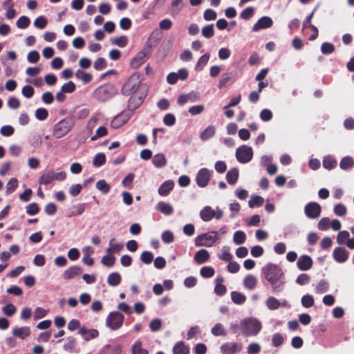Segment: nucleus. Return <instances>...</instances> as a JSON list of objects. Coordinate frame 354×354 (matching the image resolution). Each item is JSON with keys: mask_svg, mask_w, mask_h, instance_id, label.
<instances>
[{"mask_svg": "<svg viewBox=\"0 0 354 354\" xmlns=\"http://www.w3.org/2000/svg\"><path fill=\"white\" fill-rule=\"evenodd\" d=\"M209 59V54L205 53L202 55L197 62L196 65V70H201L207 64Z\"/></svg>", "mask_w": 354, "mask_h": 354, "instance_id": "46", "label": "nucleus"}, {"mask_svg": "<svg viewBox=\"0 0 354 354\" xmlns=\"http://www.w3.org/2000/svg\"><path fill=\"white\" fill-rule=\"evenodd\" d=\"M140 82L135 75L131 76L124 84L122 88V93L124 95L129 96L136 93L139 87Z\"/></svg>", "mask_w": 354, "mask_h": 354, "instance_id": "8", "label": "nucleus"}, {"mask_svg": "<svg viewBox=\"0 0 354 354\" xmlns=\"http://www.w3.org/2000/svg\"><path fill=\"white\" fill-rule=\"evenodd\" d=\"M157 209L161 213L165 215H170L174 212L173 207L165 202L160 201L158 203Z\"/></svg>", "mask_w": 354, "mask_h": 354, "instance_id": "30", "label": "nucleus"}, {"mask_svg": "<svg viewBox=\"0 0 354 354\" xmlns=\"http://www.w3.org/2000/svg\"><path fill=\"white\" fill-rule=\"evenodd\" d=\"M48 116V112L47 109L44 108H39L35 111V117L39 120H44Z\"/></svg>", "mask_w": 354, "mask_h": 354, "instance_id": "60", "label": "nucleus"}, {"mask_svg": "<svg viewBox=\"0 0 354 354\" xmlns=\"http://www.w3.org/2000/svg\"><path fill=\"white\" fill-rule=\"evenodd\" d=\"M112 44L117 45L119 47L124 48L127 45L128 39L126 36H120L111 39Z\"/></svg>", "mask_w": 354, "mask_h": 354, "instance_id": "47", "label": "nucleus"}, {"mask_svg": "<svg viewBox=\"0 0 354 354\" xmlns=\"http://www.w3.org/2000/svg\"><path fill=\"white\" fill-rule=\"evenodd\" d=\"M215 131L214 126H209L201 133L200 138L202 140H207L214 136Z\"/></svg>", "mask_w": 354, "mask_h": 354, "instance_id": "35", "label": "nucleus"}, {"mask_svg": "<svg viewBox=\"0 0 354 354\" xmlns=\"http://www.w3.org/2000/svg\"><path fill=\"white\" fill-rule=\"evenodd\" d=\"M218 239L217 232L202 234L195 238L196 246L211 247Z\"/></svg>", "mask_w": 354, "mask_h": 354, "instance_id": "5", "label": "nucleus"}, {"mask_svg": "<svg viewBox=\"0 0 354 354\" xmlns=\"http://www.w3.org/2000/svg\"><path fill=\"white\" fill-rule=\"evenodd\" d=\"M115 258L111 254H106L102 259V263L107 267H112L115 263Z\"/></svg>", "mask_w": 354, "mask_h": 354, "instance_id": "59", "label": "nucleus"}, {"mask_svg": "<svg viewBox=\"0 0 354 354\" xmlns=\"http://www.w3.org/2000/svg\"><path fill=\"white\" fill-rule=\"evenodd\" d=\"M66 178V173L60 171L55 173L53 170H49L41 176L39 183L41 185H47L54 180L62 181Z\"/></svg>", "mask_w": 354, "mask_h": 354, "instance_id": "7", "label": "nucleus"}, {"mask_svg": "<svg viewBox=\"0 0 354 354\" xmlns=\"http://www.w3.org/2000/svg\"><path fill=\"white\" fill-rule=\"evenodd\" d=\"M147 60V55L145 52H140L133 57L131 62V65L133 68H138L141 64H144Z\"/></svg>", "mask_w": 354, "mask_h": 354, "instance_id": "25", "label": "nucleus"}, {"mask_svg": "<svg viewBox=\"0 0 354 354\" xmlns=\"http://www.w3.org/2000/svg\"><path fill=\"white\" fill-rule=\"evenodd\" d=\"M183 0H172L169 8L170 14L173 16L177 15L182 8Z\"/></svg>", "mask_w": 354, "mask_h": 354, "instance_id": "36", "label": "nucleus"}, {"mask_svg": "<svg viewBox=\"0 0 354 354\" xmlns=\"http://www.w3.org/2000/svg\"><path fill=\"white\" fill-rule=\"evenodd\" d=\"M30 328L28 326L15 327L12 329V334L17 338L25 339L30 335Z\"/></svg>", "mask_w": 354, "mask_h": 354, "instance_id": "17", "label": "nucleus"}, {"mask_svg": "<svg viewBox=\"0 0 354 354\" xmlns=\"http://www.w3.org/2000/svg\"><path fill=\"white\" fill-rule=\"evenodd\" d=\"M212 171L207 168L201 169L196 176V182L198 187H206L211 178Z\"/></svg>", "mask_w": 354, "mask_h": 354, "instance_id": "10", "label": "nucleus"}, {"mask_svg": "<svg viewBox=\"0 0 354 354\" xmlns=\"http://www.w3.org/2000/svg\"><path fill=\"white\" fill-rule=\"evenodd\" d=\"M210 258L209 252L207 250L202 249L196 252L194 260L198 264H203L207 262Z\"/></svg>", "mask_w": 354, "mask_h": 354, "instance_id": "20", "label": "nucleus"}, {"mask_svg": "<svg viewBox=\"0 0 354 354\" xmlns=\"http://www.w3.org/2000/svg\"><path fill=\"white\" fill-rule=\"evenodd\" d=\"M263 203L264 199L263 197L260 196H254L248 201V205L250 208H254V207L262 206Z\"/></svg>", "mask_w": 354, "mask_h": 354, "instance_id": "39", "label": "nucleus"}, {"mask_svg": "<svg viewBox=\"0 0 354 354\" xmlns=\"http://www.w3.org/2000/svg\"><path fill=\"white\" fill-rule=\"evenodd\" d=\"M132 354H149L148 350L142 348V343L141 341H136L131 346Z\"/></svg>", "mask_w": 354, "mask_h": 354, "instance_id": "31", "label": "nucleus"}, {"mask_svg": "<svg viewBox=\"0 0 354 354\" xmlns=\"http://www.w3.org/2000/svg\"><path fill=\"white\" fill-rule=\"evenodd\" d=\"M202 35L207 39L212 38L214 35V24L206 25L202 28Z\"/></svg>", "mask_w": 354, "mask_h": 354, "instance_id": "41", "label": "nucleus"}, {"mask_svg": "<svg viewBox=\"0 0 354 354\" xmlns=\"http://www.w3.org/2000/svg\"><path fill=\"white\" fill-rule=\"evenodd\" d=\"M30 19L26 16L20 17L17 21V26L19 28L24 29L30 25Z\"/></svg>", "mask_w": 354, "mask_h": 354, "instance_id": "53", "label": "nucleus"}, {"mask_svg": "<svg viewBox=\"0 0 354 354\" xmlns=\"http://www.w3.org/2000/svg\"><path fill=\"white\" fill-rule=\"evenodd\" d=\"M273 24V21L270 17L264 16L261 17L252 27V31L257 32L261 29L270 28Z\"/></svg>", "mask_w": 354, "mask_h": 354, "instance_id": "14", "label": "nucleus"}, {"mask_svg": "<svg viewBox=\"0 0 354 354\" xmlns=\"http://www.w3.org/2000/svg\"><path fill=\"white\" fill-rule=\"evenodd\" d=\"M130 117L128 113L125 112H121L118 114L111 122V127L113 129H118L124 124H126Z\"/></svg>", "mask_w": 354, "mask_h": 354, "instance_id": "15", "label": "nucleus"}, {"mask_svg": "<svg viewBox=\"0 0 354 354\" xmlns=\"http://www.w3.org/2000/svg\"><path fill=\"white\" fill-rule=\"evenodd\" d=\"M18 187V180L17 178H11L6 185V192L8 194L12 193Z\"/></svg>", "mask_w": 354, "mask_h": 354, "instance_id": "54", "label": "nucleus"}, {"mask_svg": "<svg viewBox=\"0 0 354 354\" xmlns=\"http://www.w3.org/2000/svg\"><path fill=\"white\" fill-rule=\"evenodd\" d=\"M301 304L304 308H310L314 305L315 300L313 296L305 295L301 298Z\"/></svg>", "mask_w": 354, "mask_h": 354, "instance_id": "50", "label": "nucleus"}, {"mask_svg": "<svg viewBox=\"0 0 354 354\" xmlns=\"http://www.w3.org/2000/svg\"><path fill=\"white\" fill-rule=\"evenodd\" d=\"M122 281L121 275L117 272H114L109 274L107 277V283L111 286H118Z\"/></svg>", "mask_w": 354, "mask_h": 354, "instance_id": "28", "label": "nucleus"}, {"mask_svg": "<svg viewBox=\"0 0 354 354\" xmlns=\"http://www.w3.org/2000/svg\"><path fill=\"white\" fill-rule=\"evenodd\" d=\"M231 298L234 304L239 305L243 304L246 301L245 295L237 291H232L231 292Z\"/></svg>", "mask_w": 354, "mask_h": 354, "instance_id": "32", "label": "nucleus"}, {"mask_svg": "<svg viewBox=\"0 0 354 354\" xmlns=\"http://www.w3.org/2000/svg\"><path fill=\"white\" fill-rule=\"evenodd\" d=\"M265 279L270 283L274 293L282 291L285 281L283 280V273L281 268L273 263H268L262 269Z\"/></svg>", "mask_w": 354, "mask_h": 354, "instance_id": "1", "label": "nucleus"}, {"mask_svg": "<svg viewBox=\"0 0 354 354\" xmlns=\"http://www.w3.org/2000/svg\"><path fill=\"white\" fill-rule=\"evenodd\" d=\"M353 166L354 160L350 156L344 157L339 162V167L343 170L351 169Z\"/></svg>", "mask_w": 354, "mask_h": 354, "instance_id": "33", "label": "nucleus"}, {"mask_svg": "<svg viewBox=\"0 0 354 354\" xmlns=\"http://www.w3.org/2000/svg\"><path fill=\"white\" fill-rule=\"evenodd\" d=\"M243 284L245 288L253 290L257 284V279L252 274H248L243 280Z\"/></svg>", "mask_w": 354, "mask_h": 354, "instance_id": "26", "label": "nucleus"}, {"mask_svg": "<svg viewBox=\"0 0 354 354\" xmlns=\"http://www.w3.org/2000/svg\"><path fill=\"white\" fill-rule=\"evenodd\" d=\"M153 164L156 167L162 168L167 165V160L162 153L156 154L152 159Z\"/></svg>", "mask_w": 354, "mask_h": 354, "instance_id": "29", "label": "nucleus"}, {"mask_svg": "<svg viewBox=\"0 0 354 354\" xmlns=\"http://www.w3.org/2000/svg\"><path fill=\"white\" fill-rule=\"evenodd\" d=\"M174 183L171 180L165 181L158 189V194L162 196H167L174 189Z\"/></svg>", "mask_w": 354, "mask_h": 354, "instance_id": "18", "label": "nucleus"}, {"mask_svg": "<svg viewBox=\"0 0 354 354\" xmlns=\"http://www.w3.org/2000/svg\"><path fill=\"white\" fill-rule=\"evenodd\" d=\"M3 313L8 316H12L17 311L16 307L12 304H8L2 308Z\"/></svg>", "mask_w": 354, "mask_h": 354, "instance_id": "55", "label": "nucleus"}, {"mask_svg": "<svg viewBox=\"0 0 354 354\" xmlns=\"http://www.w3.org/2000/svg\"><path fill=\"white\" fill-rule=\"evenodd\" d=\"M214 216V210L210 206H205L200 212V216L203 221L208 222L211 221Z\"/></svg>", "mask_w": 354, "mask_h": 354, "instance_id": "21", "label": "nucleus"}, {"mask_svg": "<svg viewBox=\"0 0 354 354\" xmlns=\"http://www.w3.org/2000/svg\"><path fill=\"white\" fill-rule=\"evenodd\" d=\"M108 133L107 129L101 126L96 130L95 134L91 137V140H96L97 138L106 136Z\"/></svg>", "mask_w": 354, "mask_h": 354, "instance_id": "56", "label": "nucleus"}, {"mask_svg": "<svg viewBox=\"0 0 354 354\" xmlns=\"http://www.w3.org/2000/svg\"><path fill=\"white\" fill-rule=\"evenodd\" d=\"M297 266L300 270H308L313 266V260L311 257L307 254L301 255L297 260Z\"/></svg>", "mask_w": 354, "mask_h": 354, "instance_id": "16", "label": "nucleus"}, {"mask_svg": "<svg viewBox=\"0 0 354 354\" xmlns=\"http://www.w3.org/2000/svg\"><path fill=\"white\" fill-rule=\"evenodd\" d=\"M349 236L350 234L348 231L344 230L339 232L337 236V243L339 245L345 243V241L349 239Z\"/></svg>", "mask_w": 354, "mask_h": 354, "instance_id": "58", "label": "nucleus"}, {"mask_svg": "<svg viewBox=\"0 0 354 354\" xmlns=\"http://www.w3.org/2000/svg\"><path fill=\"white\" fill-rule=\"evenodd\" d=\"M284 341L283 337L279 333H274L272 336V346L278 347L283 344Z\"/></svg>", "mask_w": 354, "mask_h": 354, "instance_id": "61", "label": "nucleus"}, {"mask_svg": "<svg viewBox=\"0 0 354 354\" xmlns=\"http://www.w3.org/2000/svg\"><path fill=\"white\" fill-rule=\"evenodd\" d=\"M321 51L325 55L330 54L335 51V46L330 43L324 42L321 46Z\"/></svg>", "mask_w": 354, "mask_h": 354, "instance_id": "57", "label": "nucleus"}, {"mask_svg": "<svg viewBox=\"0 0 354 354\" xmlns=\"http://www.w3.org/2000/svg\"><path fill=\"white\" fill-rule=\"evenodd\" d=\"M266 306L270 310H277L281 306L279 301L274 297H269L266 300Z\"/></svg>", "mask_w": 354, "mask_h": 354, "instance_id": "40", "label": "nucleus"}, {"mask_svg": "<svg viewBox=\"0 0 354 354\" xmlns=\"http://www.w3.org/2000/svg\"><path fill=\"white\" fill-rule=\"evenodd\" d=\"M162 240L165 243H171L174 241V236L171 231L167 230L162 233Z\"/></svg>", "mask_w": 354, "mask_h": 354, "instance_id": "64", "label": "nucleus"}, {"mask_svg": "<svg viewBox=\"0 0 354 354\" xmlns=\"http://www.w3.org/2000/svg\"><path fill=\"white\" fill-rule=\"evenodd\" d=\"M239 169L237 168H232L229 170L226 174V180L230 185H234L239 178Z\"/></svg>", "mask_w": 354, "mask_h": 354, "instance_id": "27", "label": "nucleus"}, {"mask_svg": "<svg viewBox=\"0 0 354 354\" xmlns=\"http://www.w3.org/2000/svg\"><path fill=\"white\" fill-rule=\"evenodd\" d=\"M76 346V339L73 337H68L64 345V349L66 351H72Z\"/></svg>", "mask_w": 354, "mask_h": 354, "instance_id": "48", "label": "nucleus"}, {"mask_svg": "<svg viewBox=\"0 0 354 354\" xmlns=\"http://www.w3.org/2000/svg\"><path fill=\"white\" fill-rule=\"evenodd\" d=\"M242 344L239 342H225L220 347L222 354H235L239 353L242 350Z\"/></svg>", "mask_w": 354, "mask_h": 354, "instance_id": "12", "label": "nucleus"}, {"mask_svg": "<svg viewBox=\"0 0 354 354\" xmlns=\"http://www.w3.org/2000/svg\"><path fill=\"white\" fill-rule=\"evenodd\" d=\"M224 281V279L222 277H217L215 279L216 286L214 288V292L216 295L218 296H223L227 292L226 287L222 284V283Z\"/></svg>", "mask_w": 354, "mask_h": 354, "instance_id": "22", "label": "nucleus"}, {"mask_svg": "<svg viewBox=\"0 0 354 354\" xmlns=\"http://www.w3.org/2000/svg\"><path fill=\"white\" fill-rule=\"evenodd\" d=\"M200 274L203 278H210L214 275L215 270L211 266H205L201 269Z\"/></svg>", "mask_w": 354, "mask_h": 354, "instance_id": "43", "label": "nucleus"}, {"mask_svg": "<svg viewBox=\"0 0 354 354\" xmlns=\"http://www.w3.org/2000/svg\"><path fill=\"white\" fill-rule=\"evenodd\" d=\"M253 156V150L251 147L242 145L239 147L236 151L237 160L241 163H247L250 162Z\"/></svg>", "mask_w": 354, "mask_h": 354, "instance_id": "9", "label": "nucleus"}, {"mask_svg": "<svg viewBox=\"0 0 354 354\" xmlns=\"http://www.w3.org/2000/svg\"><path fill=\"white\" fill-rule=\"evenodd\" d=\"M349 252L343 247H337L334 249L333 257L335 261L339 263H344L349 257Z\"/></svg>", "mask_w": 354, "mask_h": 354, "instance_id": "13", "label": "nucleus"}, {"mask_svg": "<svg viewBox=\"0 0 354 354\" xmlns=\"http://www.w3.org/2000/svg\"><path fill=\"white\" fill-rule=\"evenodd\" d=\"M212 333L214 336H226L227 333L223 325L221 323H217L211 330Z\"/></svg>", "mask_w": 354, "mask_h": 354, "instance_id": "42", "label": "nucleus"}, {"mask_svg": "<svg viewBox=\"0 0 354 354\" xmlns=\"http://www.w3.org/2000/svg\"><path fill=\"white\" fill-rule=\"evenodd\" d=\"M246 240V235L244 232L241 230L236 231L233 236V241L236 245H241L245 243Z\"/></svg>", "mask_w": 354, "mask_h": 354, "instance_id": "37", "label": "nucleus"}, {"mask_svg": "<svg viewBox=\"0 0 354 354\" xmlns=\"http://www.w3.org/2000/svg\"><path fill=\"white\" fill-rule=\"evenodd\" d=\"M174 354H189V348L183 341L178 342L173 347Z\"/></svg>", "mask_w": 354, "mask_h": 354, "instance_id": "23", "label": "nucleus"}, {"mask_svg": "<svg viewBox=\"0 0 354 354\" xmlns=\"http://www.w3.org/2000/svg\"><path fill=\"white\" fill-rule=\"evenodd\" d=\"M124 319V315L117 311L111 312L106 317V323L108 327L113 330H115L121 328Z\"/></svg>", "mask_w": 354, "mask_h": 354, "instance_id": "6", "label": "nucleus"}, {"mask_svg": "<svg viewBox=\"0 0 354 354\" xmlns=\"http://www.w3.org/2000/svg\"><path fill=\"white\" fill-rule=\"evenodd\" d=\"M322 207L320 205L316 202L308 203L304 208L306 216L309 218H317L320 216Z\"/></svg>", "mask_w": 354, "mask_h": 354, "instance_id": "11", "label": "nucleus"}, {"mask_svg": "<svg viewBox=\"0 0 354 354\" xmlns=\"http://www.w3.org/2000/svg\"><path fill=\"white\" fill-rule=\"evenodd\" d=\"M96 188L102 194H107L110 191V185L104 180H98Z\"/></svg>", "mask_w": 354, "mask_h": 354, "instance_id": "45", "label": "nucleus"}, {"mask_svg": "<svg viewBox=\"0 0 354 354\" xmlns=\"http://www.w3.org/2000/svg\"><path fill=\"white\" fill-rule=\"evenodd\" d=\"M106 162V156L103 153H97L93 158V165L95 167H100Z\"/></svg>", "mask_w": 354, "mask_h": 354, "instance_id": "51", "label": "nucleus"}, {"mask_svg": "<svg viewBox=\"0 0 354 354\" xmlns=\"http://www.w3.org/2000/svg\"><path fill=\"white\" fill-rule=\"evenodd\" d=\"M337 166L336 160L330 156H328L324 158L323 167L326 169H334Z\"/></svg>", "mask_w": 354, "mask_h": 354, "instance_id": "34", "label": "nucleus"}, {"mask_svg": "<svg viewBox=\"0 0 354 354\" xmlns=\"http://www.w3.org/2000/svg\"><path fill=\"white\" fill-rule=\"evenodd\" d=\"M232 73H227L223 74L222 77L219 80L218 87L219 88H223V87H225L227 85V84L232 80Z\"/></svg>", "mask_w": 354, "mask_h": 354, "instance_id": "44", "label": "nucleus"}, {"mask_svg": "<svg viewBox=\"0 0 354 354\" xmlns=\"http://www.w3.org/2000/svg\"><path fill=\"white\" fill-rule=\"evenodd\" d=\"M79 333L84 337L86 341H89L94 339L99 335V332L96 329H87L85 327H82L79 330Z\"/></svg>", "mask_w": 354, "mask_h": 354, "instance_id": "19", "label": "nucleus"}, {"mask_svg": "<svg viewBox=\"0 0 354 354\" xmlns=\"http://www.w3.org/2000/svg\"><path fill=\"white\" fill-rule=\"evenodd\" d=\"M94 68L97 71H101L106 67V61L103 57L97 58L93 64Z\"/></svg>", "mask_w": 354, "mask_h": 354, "instance_id": "62", "label": "nucleus"}, {"mask_svg": "<svg viewBox=\"0 0 354 354\" xmlns=\"http://www.w3.org/2000/svg\"><path fill=\"white\" fill-rule=\"evenodd\" d=\"M75 125L73 118L67 117L57 122L53 129V136L61 138L67 135Z\"/></svg>", "mask_w": 354, "mask_h": 354, "instance_id": "2", "label": "nucleus"}, {"mask_svg": "<svg viewBox=\"0 0 354 354\" xmlns=\"http://www.w3.org/2000/svg\"><path fill=\"white\" fill-rule=\"evenodd\" d=\"M153 259V254L151 252L145 251L140 255V260L145 264H150Z\"/></svg>", "mask_w": 354, "mask_h": 354, "instance_id": "52", "label": "nucleus"}, {"mask_svg": "<svg viewBox=\"0 0 354 354\" xmlns=\"http://www.w3.org/2000/svg\"><path fill=\"white\" fill-rule=\"evenodd\" d=\"M254 13V8L253 7H248L245 8L240 14V17L244 20H248Z\"/></svg>", "mask_w": 354, "mask_h": 354, "instance_id": "49", "label": "nucleus"}, {"mask_svg": "<svg viewBox=\"0 0 354 354\" xmlns=\"http://www.w3.org/2000/svg\"><path fill=\"white\" fill-rule=\"evenodd\" d=\"M81 272L82 269L80 267L72 266L64 271L63 276L65 279H71L79 275Z\"/></svg>", "mask_w": 354, "mask_h": 354, "instance_id": "24", "label": "nucleus"}, {"mask_svg": "<svg viewBox=\"0 0 354 354\" xmlns=\"http://www.w3.org/2000/svg\"><path fill=\"white\" fill-rule=\"evenodd\" d=\"M261 324L254 319H246L241 322L242 333L245 336L257 335L261 329Z\"/></svg>", "mask_w": 354, "mask_h": 354, "instance_id": "4", "label": "nucleus"}, {"mask_svg": "<svg viewBox=\"0 0 354 354\" xmlns=\"http://www.w3.org/2000/svg\"><path fill=\"white\" fill-rule=\"evenodd\" d=\"M347 212L346 207L344 205L339 203L334 207V213L339 216H344Z\"/></svg>", "mask_w": 354, "mask_h": 354, "instance_id": "63", "label": "nucleus"}, {"mask_svg": "<svg viewBox=\"0 0 354 354\" xmlns=\"http://www.w3.org/2000/svg\"><path fill=\"white\" fill-rule=\"evenodd\" d=\"M117 93V89L113 84H106L98 86L93 92L94 97L99 102H104Z\"/></svg>", "mask_w": 354, "mask_h": 354, "instance_id": "3", "label": "nucleus"}, {"mask_svg": "<svg viewBox=\"0 0 354 354\" xmlns=\"http://www.w3.org/2000/svg\"><path fill=\"white\" fill-rule=\"evenodd\" d=\"M75 76L77 78L82 80L85 84L89 83L93 78L91 74L85 73L80 69L76 71Z\"/></svg>", "mask_w": 354, "mask_h": 354, "instance_id": "38", "label": "nucleus"}]
</instances>
